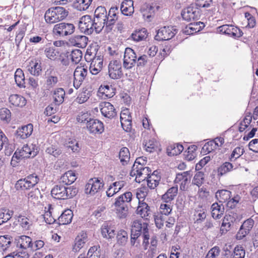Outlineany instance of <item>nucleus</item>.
<instances>
[{
	"mask_svg": "<svg viewBox=\"0 0 258 258\" xmlns=\"http://www.w3.org/2000/svg\"><path fill=\"white\" fill-rule=\"evenodd\" d=\"M14 214V211L7 209H0V225L9 220Z\"/></svg>",
	"mask_w": 258,
	"mask_h": 258,
	"instance_id": "38",
	"label": "nucleus"
},
{
	"mask_svg": "<svg viewBox=\"0 0 258 258\" xmlns=\"http://www.w3.org/2000/svg\"><path fill=\"white\" fill-rule=\"evenodd\" d=\"M140 237H141L140 235L137 234L135 233H133L132 232V231H131L130 239L131 245L132 246L139 247L140 245Z\"/></svg>",
	"mask_w": 258,
	"mask_h": 258,
	"instance_id": "56",
	"label": "nucleus"
},
{
	"mask_svg": "<svg viewBox=\"0 0 258 258\" xmlns=\"http://www.w3.org/2000/svg\"><path fill=\"white\" fill-rule=\"evenodd\" d=\"M39 180V176L36 173H33L18 180L15 187L18 190H28L34 187Z\"/></svg>",
	"mask_w": 258,
	"mask_h": 258,
	"instance_id": "3",
	"label": "nucleus"
},
{
	"mask_svg": "<svg viewBox=\"0 0 258 258\" xmlns=\"http://www.w3.org/2000/svg\"><path fill=\"white\" fill-rule=\"evenodd\" d=\"M33 130V125L31 123L22 126L17 130L15 136L17 138L25 139L30 136Z\"/></svg>",
	"mask_w": 258,
	"mask_h": 258,
	"instance_id": "17",
	"label": "nucleus"
},
{
	"mask_svg": "<svg viewBox=\"0 0 258 258\" xmlns=\"http://www.w3.org/2000/svg\"><path fill=\"white\" fill-rule=\"evenodd\" d=\"M83 53L80 49H75L72 51L71 56L72 61L75 64L78 63L82 58Z\"/></svg>",
	"mask_w": 258,
	"mask_h": 258,
	"instance_id": "48",
	"label": "nucleus"
},
{
	"mask_svg": "<svg viewBox=\"0 0 258 258\" xmlns=\"http://www.w3.org/2000/svg\"><path fill=\"white\" fill-rule=\"evenodd\" d=\"M236 214L231 213V214L226 215L223 220L220 231L222 233H226L233 227L237 220Z\"/></svg>",
	"mask_w": 258,
	"mask_h": 258,
	"instance_id": "12",
	"label": "nucleus"
},
{
	"mask_svg": "<svg viewBox=\"0 0 258 258\" xmlns=\"http://www.w3.org/2000/svg\"><path fill=\"white\" fill-rule=\"evenodd\" d=\"M9 102L14 106L22 107L26 104L25 98L18 94H13L9 97Z\"/></svg>",
	"mask_w": 258,
	"mask_h": 258,
	"instance_id": "26",
	"label": "nucleus"
},
{
	"mask_svg": "<svg viewBox=\"0 0 258 258\" xmlns=\"http://www.w3.org/2000/svg\"><path fill=\"white\" fill-rule=\"evenodd\" d=\"M68 13L63 7H51L46 11L44 18L47 23L53 24L64 19L68 15Z\"/></svg>",
	"mask_w": 258,
	"mask_h": 258,
	"instance_id": "2",
	"label": "nucleus"
},
{
	"mask_svg": "<svg viewBox=\"0 0 258 258\" xmlns=\"http://www.w3.org/2000/svg\"><path fill=\"white\" fill-rule=\"evenodd\" d=\"M148 56L144 54L140 56L136 59V63L138 67L143 68L146 66L148 62Z\"/></svg>",
	"mask_w": 258,
	"mask_h": 258,
	"instance_id": "63",
	"label": "nucleus"
},
{
	"mask_svg": "<svg viewBox=\"0 0 258 258\" xmlns=\"http://www.w3.org/2000/svg\"><path fill=\"white\" fill-rule=\"evenodd\" d=\"M178 187L177 185L169 188L166 192L162 196L161 199L165 203H169L173 201L177 196Z\"/></svg>",
	"mask_w": 258,
	"mask_h": 258,
	"instance_id": "23",
	"label": "nucleus"
},
{
	"mask_svg": "<svg viewBox=\"0 0 258 258\" xmlns=\"http://www.w3.org/2000/svg\"><path fill=\"white\" fill-rule=\"evenodd\" d=\"M86 127L89 133L92 134H101L104 130L103 122L94 118H89L86 122Z\"/></svg>",
	"mask_w": 258,
	"mask_h": 258,
	"instance_id": "11",
	"label": "nucleus"
},
{
	"mask_svg": "<svg viewBox=\"0 0 258 258\" xmlns=\"http://www.w3.org/2000/svg\"><path fill=\"white\" fill-rule=\"evenodd\" d=\"M240 200V197L239 196L237 195L236 196H235L234 197L232 198V199H230L228 200L227 201V207L228 208L230 209H233L234 208L237 204L238 203Z\"/></svg>",
	"mask_w": 258,
	"mask_h": 258,
	"instance_id": "64",
	"label": "nucleus"
},
{
	"mask_svg": "<svg viewBox=\"0 0 258 258\" xmlns=\"http://www.w3.org/2000/svg\"><path fill=\"white\" fill-rule=\"evenodd\" d=\"M233 167V166L231 163L226 162L219 167L218 169V173L222 175L227 172L231 171Z\"/></svg>",
	"mask_w": 258,
	"mask_h": 258,
	"instance_id": "52",
	"label": "nucleus"
},
{
	"mask_svg": "<svg viewBox=\"0 0 258 258\" xmlns=\"http://www.w3.org/2000/svg\"><path fill=\"white\" fill-rule=\"evenodd\" d=\"M160 176L157 175H150L147 179V185L151 189L155 188L159 184Z\"/></svg>",
	"mask_w": 258,
	"mask_h": 258,
	"instance_id": "43",
	"label": "nucleus"
},
{
	"mask_svg": "<svg viewBox=\"0 0 258 258\" xmlns=\"http://www.w3.org/2000/svg\"><path fill=\"white\" fill-rule=\"evenodd\" d=\"M13 244L17 247L27 249L28 248H32L33 243L31 238L28 236L22 235L15 238Z\"/></svg>",
	"mask_w": 258,
	"mask_h": 258,
	"instance_id": "14",
	"label": "nucleus"
},
{
	"mask_svg": "<svg viewBox=\"0 0 258 258\" xmlns=\"http://www.w3.org/2000/svg\"><path fill=\"white\" fill-rule=\"evenodd\" d=\"M86 234L78 235L75 239V244L73 247V250L75 252L79 251L83 248L87 241Z\"/></svg>",
	"mask_w": 258,
	"mask_h": 258,
	"instance_id": "31",
	"label": "nucleus"
},
{
	"mask_svg": "<svg viewBox=\"0 0 258 258\" xmlns=\"http://www.w3.org/2000/svg\"><path fill=\"white\" fill-rule=\"evenodd\" d=\"M99 91L108 98H111L115 94V89L108 85L103 86L101 85L99 89Z\"/></svg>",
	"mask_w": 258,
	"mask_h": 258,
	"instance_id": "39",
	"label": "nucleus"
},
{
	"mask_svg": "<svg viewBox=\"0 0 258 258\" xmlns=\"http://www.w3.org/2000/svg\"><path fill=\"white\" fill-rule=\"evenodd\" d=\"M131 231L140 235L143 238V245L146 249L149 245L150 239L149 224L142 220H136L133 222Z\"/></svg>",
	"mask_w": 258,
	"mask_h": 258,
	"instance_id": "1",
	"label": "nucleus"
},
{
	"mask_svg": "<svg viewBox=\"0 0 258 258\" xmlns=\"http://www.w3.org/2000/svg\"><path fill=\"white\" fill-rule=\"evenodd\" d=\"M190 175V171H184L182 173H178L176 174L175 179L174 180V182L176 183H179L180 182H182L185 178H187Z\"/></svg>",
	"mask_w": 258,
	"mask_h": 258,
	"instance_id": "59",
	"label": "nucleus"
},
{
	"mask_svg": "<svg viewBox=\"0 0 258 258\" xmlns=\"http://www.w3.org/2000/svg\"><path fill=\"white\" fill-rule=\"evenodd\" d=\"M21 151V153L22 155L20 156H22V158H30V157H34L37 155V152L35 151H31L30 148L28 147V146H24L22 150Z\"/></svg>",
	"mask_w": 258,
	"mask_h": 258,
	"instance_id": "47",
	"label": "nucleus"
},
{
	"mask_svg": "<svg viewBox=\"0 0 258 258\" xmlns=\"http://www.w3.org/2000/svg\"><path fill=\"white\" fill-rule=\"evenodd\" d=\"M123 129L127 132H130L132 129V116L124 117V119L120 120Z\"/></svg>",
	"mask_w": 258,
	"mask_h": 258,
	"instance_id": "51",
	"label": "nucleus"
},
{
	"mask_svg": "<svg viewBox=\"0 0 258 258\" xmlns=\"http://www.w3.org/2000/svg\"><path fill=\"white\" fill-rule=\"evenodd\" d=\"M116 237L117 243L121 246H124L128 239V233L123 229H121L117 232Z\"/></svg>",
	"mask_w": 258,
	"mask_h": 258,
	"instance_id": "29",
	"label": "nucleus"
},
{
	"mask_svg": "<svg viewBox=\"0 0 258 258\" xmlns=\"http://www.w3.org/2000/svg\"><path fill=\"white\" fill-rule=\"evenodd\" d=\"M88 73L87 68L84 67H77L74 73V86L76 88H79L82 82L85 80Z\"/></svg>",
	"mask_w": 258,
	"mask_h": 258,
	"instance_id": "13",
	"label": "nucleus"
},
{
	"mask_svg": "<svg viewBox=\"0 0 258 258\" xmlns=\"http://www.w3.org/2000/svg\"><path fill=\"white\" fill-rule=\"evenodd\" d=\"M143 145L145 146V150L149 152H153L157 147V143L154 140H149L148 142L144 141Z\"/></svg>",
	"mask_w": 258,
	"mask_h": 258,
	"instance_id": "53",
	"label": "nucleus"
},
{
	"mask_svg": "<svg viewBox=\"0 0 258 258\" xmlns=\"http://www.w3.org/2000/svg\"><path fill=\"white\" fill-rule=\"evenodd\" d=\"M79 28L80 31L85 34H91L94 30L92 17L89 15L82 17L79 21Z\"/></svg>",
	"mask_w": 258,
	"mask_h": 258,
	"instance_id": "7",
	"label": "nucleus"
},
{
	"mask_svg": "<svg viewBox=\"0 0 258 258\" xmlns=\"http://www.w3.org/2000/svg\"><path fill=\"white\" fill-rule=\"evenodd\" d=\"M251 120V116H248L247 117H245L243 120L240 123L239 131L240 132H243L248 126Z\"/></svg>",
	"mask_w": 258,
	"mask_h": 258,
	"instance_id": "58",
	"label": "nucleus"
},
{
	"mask_svg": "<svg viewBox=\"0 0 258 258\" xmlns=\"http://www.w3.org/2000/svg\"><path fill=\"white\" fill-rule=\"evenodd\" d=\"M73 213L72 210L67 209L64 210L61 215L58 218L59 225H66L70 224L72 220Z\"/></svg>",
	"mask_w": 258,
	"mask_h": 258,
	"instance_id": "24",
	"label": "nucleus"
},
{
	"mask_svg": "<svg viewBox=\"0 0 258 258\" xmlns=\"http://www.w3.org/2000/svg\"><path fill=\"white\" fill-rule=\"evenodd\" d=\"M136 212L137 213L140 215L142 218L147 219V217L149 216L150 214L151 211L150 207L147 203L139 201V206Z\"/></svg>",
	"mask_w": 258,
	"mask_h": 258,
	"instance_id": "25",
	"label": "nucleus"
},
{
	"mask_svg": "<svg viewBox=\"0 0 258 258\" xmlns=\"http://www.w3.org/2000/svg\"><path fill=\"white\" fill-rule=\"evenodd\" d=\"M0 119L5 123H8L11 120V111L7 108L0 109Z\"/></svg>",
	"mask_w": 258,
	"mask_h": 258,
	"instance_id": "45",
	"label": "nucleus"
},
{
	"mask_svg": "<svg viewBox=\"0 0 258 258\" xmlns=\"http://www.w3.org/2000/svg\"><path fill=\"white\" fill-rule=\"evenodd\" d=\"M45 152L48 154L57 157L62 154V150L55 145H51L46 148Z\"/></svg>",
	"mask_w": 258,
	"mask_h": 258,
	"instance_id": "46",
	"label": "nucleus"
},
{
	"mask_svg": "<svg viewBox=\"0 0 258 258\" xmlns=\"http://www.w3.org/2000/svg\"><path fill=\"white\" fill-rule=\"evenodd\" d=\"M101 230L102 235L104 238L111 239L115 235V230L107 224H103L102 225Z\"/></svg>",
	"mask_w": 258,
	"mask_h": 258,
	"instance_id": "34",
	"label": "nucleus"
},
{
	"mask_svg": "<svg viewBox=\"0 0 258 258\" xmlns=\"http://www.w3.org/2000/svg\"><path fill=\"white\" fill-rule=\"evenodd\" d=\"M66 191H65L66 199H71L75 197L78 192V188L72 186L70 187H66Z\"/></svg>",
	"mask_w": 258,
	"mask_h": 258,
	"instance_id": "55",
	"label": "nucleus"
},
{
	"mask_svg": "<svg viewBox=\"0 0 258 258\" xmlns=\"http://www.w3.org/2000/svg\"><path fill=\"white\" fill-rule=\"evenodd\" d=\"M108 75L111 79L114 80L119 79L123 77L120 60L114 59L110 61L108 64Z\"/></svg>",
	"mask_w": 258,
	"mask_h": 258,
	"instance_id": "5",
	"label": "nucleus"
},
{
	"mask_svg": "<svg viewBox=\"0 0 258 258\" xmlns=\"http://www.w3.org/2000/svg\"><path fill=\"white\" fill-rule=\"evenodd\" d=\"M231 192L226 189L218 190L215 194L216 199L219 201V203L223 204L227 202L231 198Z\"/></svg>",
	"mask_w": 258,
	"mask_h": 258,
	"instance_id": "28",
	"label": "nucleus"
},
{
	"mask_svg": "<svg viewBox=\"0 0 258 258\" xmlns=\"http://www.w3.org/2000/svg\"><path fill=\"white\" fill-rule=\"evenodd\" d=\"M46 78V84L48 88H52L58 82V78L56 76H48Z\"/></svg>",
	"mask_w": 258,
	"mask_h": 258,
	"instance_id": "62",
	"label": "nucleus"
},
{
	"mask_svg": "<svg viewBox=\"0 0 258 258\" xmlns=\"http://www.w3.org/2000/svg\"><path fill=\"white\" fill-rule=\"evenodd\" d=\"M27 69L31 75L36 76H39L42 71L41 63L37 60H31L27 66Z\"/></svg>",
	"mask_w": 258,
	"mask_h": 258,
	"instance_id": "21",
	"label": "nucleus"
},
{
	"mask_svg": "<svg viewBox=\"0 0 258 258\" xmlns=\"http://www.w3.org/2000/svg\"><path fill=\"white\" fill-rule=\"evenodd\" d=\"M220 252V249L218 246H215L212 248L208 252L206 258H216Z\"/></svg>",
	"mask_w": 258,
	"mask_h": 258,
	"instance_id": "61",
	"label": "nucleus"
},
{
	"mask_svg": "<svg viewBox=\"0 0 258 258\" xmlns=\"http://www.w3.org/2000/svg\"><path fill=\"white\" fill-rule=\"evenodd\" d=\"M12 237L9 235L0 236V247L3 252H6L11 251L10 249L11 246L13 244Z\"/></svg>",
	"mask_w": 258,
	"mask_h": 258,
	"instance_id": "18",
	"label": "nucleus"
},
{
	"mask_svg": "<svg viewBox=\"0 0 258 258\" xmlns=\"http://www.w3.org/2000/svg\"><path fill=\"white\" fill-rule=\"evenodd\" d=\"M204 179V173L201 171L198 172L194 177L192 183L200 187L203 183Z\"/></svg>",
	"mask_w": 258,
	"mask_h": 258,
	"instance_id": "49",
	"label": "nucleus"
},
{
	"mask_svg": "<svg viewBox=\"0 0 258 258\" xmlns=\"http://www.w3.org/2000/svg\"><path fill=\"white\" fill-rule=\"evenodd\" d=\"M183 147L181 144H173L168 145L167 147V153L168 156H176L183 150Z\"/></svg>",
	"mask_w": 258,
	"mask_h": 258,
	"instance_id": "27",
	"label": "nucleus"
},
{
	"mask_svg": "<svg viewBox=\"0 0 258 258\" xmlns=\"http://www.w3.org/2000/svg\"><path fill=\"white\" fill-rule=\"evenodd\" d=\"M119 157L122 165H126L130 159V153L128 148L122 147L119 153Z\"/></svg>",
	"mask_w": 258,
	"mask_h": 258,
	"instance_id": "37",
	"label": "nucleus"
},
{
	"mask_svg": "<svg viewBox=\"0 0 258 258\" xmlns=\"http://www.w3.org/2000/svg\"><path fill=\"white\" fill-rule=\"evenodd\" d=\"M178 30L173 26H164L157 31L155 39L158 41L168 40L171 39L177 33Z\"/></svg>",
	"mask_w": 258,
	"mask_h": 258,
	"instance_id": "6",
	"label": "nucleus"
},
{
	"mask_svg": "<svg viewBox=\"0 0 258 258\" xmlns=\"http://www.w3.org/2000/svg\"><path fill=\"white\" fill-rule=\"evenodd\" d=\"M75 30L74 24L62 22L54 25L53 32L57 36L64 37L72 34Z\"/></svg>",
	"mask_w": 258,
	"mask_h": 258,
	"instance_id": "4",
	"label": "nucleus"
},
{
	"mask_svg": "<svg viewBox=\"0 0 258 258\" xmlns=\"http://www.w3.org/2000/svg\"><path fill=\"white\" fill-rule=\"evenodd\" d=\"M137 55L134 50L131 48H126L124 53L123 67L128 70L134 67L136 63Z\"/></svg>",
	"mask_w": 258,
	"mask_h": 258,
	"instance_id": "8",
	"label": "nucleus"
},
{
	"mask_svg": "<svg viewBox=\"0 0 258 258\" xmlns=\"http://www.w3.org/2000/svg\"><path fill=\"white\" fill-rule=\"evenodd\" d=\"M104 183L98 178H94L89 179L88 182L85 185V191L86 194L94 195L102 187Z\"/></svg>",
	"mask_w": 258,
	"mask_h": 258,
	"instance_id": "10",
	"label": "nucleus"
},
{
	"mask_svg": "<svg viewBox=\"0 0 258 258\" xmlns=\"http://www.w3.org/2000/svg\"><path fill=\"white\" fill-rule=\"evenodd\" d=\"M124 181L121 180L113 182L111 184L106 191L107 197H111L116 193L119 192L125 185Z\"/></svg>",
	"mask_w": 258,
	"mask_h": 258,
	"instance_id": "22",
	"label": "nucleus"
},
{
	"mask_svg": "<svg viewBox=\"0 0 258 258\" xmlns=\"http://www.w3.org/2000/svg\"><path fill=\"white\" fill-rule=\"evenodd\" d=\"M88 38L84 35H76L72 36L69 40L70 44L80 48L85 47L88 43Z\"/></svg>",
	"mask_w": 258,
	"mask_h": 258,
	"instance_id": "16",
	"label": "nucleus"
},
{
	"mask_svg": "<svg viewBox=\"0 0 258 258\" xmlns=\"http://www.w3.org/2000/svg\"><path fill=\"white\" fill-rule=\"evenodd\" d=\"M105 20L101 19L99 17L94 16L93 19H92V25L95 32L97 34L99 33L105 26Z\"/></svg>",
	"mask_w": 258,
	"mask_h": 258,
	"instance_id": "33",
	"label": "nucleus"
},
{
	"mask_svg": "<svg viewBox=\"0 0 258 258\" xmlns=\"http://www.w3.org/2000/svg\"><path fill=\"white\" fill-rule=\"evenodd\" d=\"M66 186L63 185H56L51 189V194L53 197L58 200H66L65 191Z\"/></svg>",
	"mask_w": 258,
	"mask_h": 258,
	"instance_id": "19",
	"label": "nucleus"
},
{
	"mask_svg": "<svg viewBox=\"0 0 258 258\" xmlns=\"http://www.w3.org/2000/svg\"><path fill=\"white\" fill-rule=\"evenodd\" d=\"M77 179L75 173L69 170L66 172L60 178L61 182L66 185H70L73 183Z\"/></svg>",
	"mask_w": 258,
	"mask_h": 258,
	"instance_id": "30",
	"label": "nucleus"
},
{
	"mask_svg": "<svg viewBox=\"0 0 258 258\" xmlns=\"http://www.w3.org/2000/svg\"><path fill=\"white\" fill-rule=\"evenodd\" d=\"M219 147L218 143L216 140H212L208 142L203 147V150H205L208 153L211 152L212 151L216 149Z\"/></svg>",
	"mask_w": 258,
	"mask_h": 258,
	"instance_id": "54",
	"label": "nucleus"
},
{
	"mask_svg": "<svg viewBox=\"0 0 258 258\" xmlns=\"http://www.w3.org/2000/svg\"><path fill=\"white\" fill-rule=\"evenodd\" d=\"M245 251L241 245H237L230 255V258H244Z\"/></svg>",
	"mask_w": 258,
	"mask_h": 258,
	"instance_id": "42",
	"label": "nucleus"
},
{
	"mask_svg": "<svg viewBox=\"0 0 258 258\" xmlns=\"http://www.w3.org/2000/svg\"><path fill=\"white\" fill-rule=\"evenodd\" d=\"M181 15L184 20L189 22L199 19L200 17V13L198 8L190 6L182 10Z\"/></svg>",
	"mask_w": 258,
	"mask_h": 258,
	"instance_id": "9",
	"label": "nucleus"
},
{
	"mask_svg": "<svg viewBox=\"0 0 258 258\" xmlns=\"http://www.w3.org/2000/svg\"><path fill=\"white\" fill-rule=\"evenodd\" d=\"M15 80L16 84L20 88H25V76L21 69H17L15 73Z\"/></svg>",
	"mask_w": 258,
	"mask_h": 258,
	"instance_id": "32",
	"label": "nucleus"
},
{
	"mask_svg": "<svg viewBox=\"0 0 258 258\" xmlns=\"http://www.w3.org/2000/svg\"><path fill=\"white\" fill-rule=\"evenodd\" d=\"M117 18L111 17L108 18V16H107L106 20H105V29L108 32L111 31L114 26L115 22L117 20Z\"/></svg>",
	"mask_w": 258,
	"mask_h": 258,
	"instance_id": "57",
	"label": "nucleus"
},
{
	"mask_svg": "<svg viewBox=\"0 0 258 258\" xmlns=\"http://www.w3.org/2000/svg\"><path fill=\"white\" fill-rule=\"evenodd\" d=\"M18 219V222L22 228L25 230H28L30 226L32 224V221L27 217L23 216L21 215L15 216Z\"/></svg>",
	"mask_w": 258,
	"mask_h": 258,
	"instance_id": "44",
	"label": "nucleus"
},
{
	"mask_svg": "<svg viewBox=\"0 0 258 258\" xmlns=\"http://www.w3.org/2000/svg\"><path fill=\"white\" fill-rule=\"evenodd\" d=\"M100 106L101 112L104 117L112 119L117 115L114 106L110 103L108 102H102Z\"/></svg>",
	"mask_w": 258,
	"mask_h": 258,
	"instance_id": "15",
	"label": "nucleus"
},
{
	"mask_svg": "<svg viewBox=\"0 0 258 258\" xmlns=\"http://www.w3.org/2000/svg\"><path fill=\"white\" fill-rule=\"evenodd\" d=\"M44 53L48 58L54 60L58 55L59 52L54 47L46 45L44 48Z\"/></svg>",
	"mask_w": 258,
	"mask_h": 258,
	"instance_id": "41",
	"label": "nucleus"
},
{
	"mask_svg": "<svg viewBox=\"0 0 258 258\" xmlns=\"http://www.w3.org/2000/svg\"><path fill=\"white\" fill-rule=\"evenodd\" d=\"M229 28L227 29L226 35L234 38H239L241 37L243 33L242 31L237 27H234L232 25H229Z\"/></svg>",
	"mask_w": 258,
	"mask_h": 258,
	"instance_id": "40",
	"label": "nucleus"
},
{
	"mask_svg": "<svg viewBox=\"0 0 258 258\" xmlns=\"http://www.w3.org/2000/svg\"><path fill=\"white\" fill-rule=\"evenodd\" d=\"M211 209L212 216L215 219H220L224 212V206L219 203H213Z\"/></svg>",
	"mask_w": 258,
	"mask_h": 258,
	"instance_id": "20",
	"label": "nucleus"
},
{
	"mask_svg": "<svg viewBox=\"0 0 258 258\" xmlns=\"http://www.w3.org/2000/svg\"><path fill=\"white\" fill-rule=\"evenodd\" d=\"M94 16L106 20L107 15L105 8L102 6L98 7L94 12Z\"/></svg>",
	"mask_w": 258,
	"mask_h": 258,
	"instance_id": "50",
	"label": "nucleus"
},
{
	"mask_svg": "<svg viewBox=\"0 0 258 258\" xmlns=\"http://www.w3.org/2000/svg\"><path fill=\"white\" fill-rule=\"evenodd\" d=\"M4 144L5 154L6 156H10L14 151V146L12 144H10L8 140Z\"/></svg>",
	"mask_w": 258,
	"mask_h": 258,
	"instance_id": "60",
	"label": "nucleus"
},
{
	"mask_svg": "<svg viewBox=\"0 0 258 258\" xmlns=\"http://www.w3.org/2000/svg\"><path fill=\"white\" fill-rule=\"evenodd\" d=\"M65 94L62 88H58L54 91L53 98L56 105H59L63 102Z\"/></svg>",
	"mask_w": 258,
	"mask_h": 258,
	"instance_id": "36",
	"label": "nucleus"
},
{
	"mask_svg": "<svg viewBox=\"0 0 258 258\" xmlns=\"http://www.w3.org/2000/svg\"><path fill=\"white\" fill-rule=\"evenodd\" d=\"M148 36L147 30L143 28L139 31H136L132 33L131 37L134 41L139 42L145 39Z\"/></svg>",
	"mask_w": 258,
	"mask_h": 258,
	"instance_id": "35",
	"label": "nucleus"
}]
</instances>
